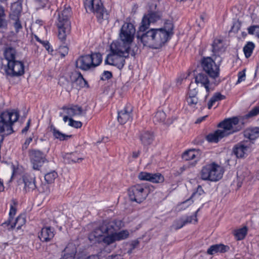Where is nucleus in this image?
I'll list each match as a JSON object with an SVG mask.
<instances>
[{
    "instance_id": "obj_58",
    "label": "nucleus",
    "mask_w": 259,
    "mask_h": 259,
    "mask_svg": "<svg viewBox=\"0 0 259 259\" xmlns=\"http://www.w3.org/2000/svg\"><path fill=\"white\" fill-rule=\"evenodd\" d=\"M35 1L36 2L39 3L40 5L42 7H44L47 2V0H35Z\"/></svg>"
},
{
    "instance_id": "obj_2",
    "label": "nucleus",
    "mask_w": 259,
    "mask_h": 259,
    "mask_svg": "<svg viewBox=\"0 0 259 259\" xmlns=\"http://www.w3.org/2000/svg\"><path fill=\"white\" fill-rule=\"evenodd\" d=\"M119 221H104L95 228L89 235V239L92 243L103 242L108 244L106 239L110 233L118 230L120 225Z\"/></svg>"
},
{
    "instance_id": "obj_35",
    "label": "nucleus",
    "mask_w": 259,
    "mask_h": 259,
    "mask_svg": "<svg viewBox=\"0 0 259 259\" xmlns=\"http://www.w3.org/2000/svg\"><path fill=\"white\" fill-rule=\"evenodd\" d=\"M76 153H67L65 155L64 158L65 162L70 163L71 162H80L83 159L82 158H78L76 156Z\"/></svg>"
},
{
    "instance_id": "obj_50",
    "label": "nucleus",
    "mask_w": 259,
    "mask_h": 259,
    "mask_svg": "<svg viewBox=\"0 0 259 259\" xmlns=\"http://www.w3.org/2000/svg\"><path fill=\"white\" fill-rule=\"evenodd\" d=\"M68 124L75 128H80L82 126V123L80 121H75L71 118H69V122Z\"/></svg>"
},
{
    "instance_id": "obj_34",
    "label": "nucleus",
    "mask_w": 259,
    "mask_h": 259,
    "mask_svg": "<svg viewBox=\"0 0 259 259\" xmlns=\"http://www.w3.org/2000/svg\"><path fill=\"white\" fill-rule=\"evenodd\" d=\"M5 58L7 63L16 60V51L12 48L7 49L5 52Z\"/></svg>"
},
{
    "instance_id": "obj_29",
    "label": "nucleus",
    "mask_w": 259,
    "mask_h": 259,
    "mask_svg": "<svg viewBox=\"0 0 259 259\" xmlns=\"http://www.w3.org/2000/svg\"><path fill=\"white\" fill-rule=\"evenodd\" d=\"M229 247L223 244H214L211 245L207 251L209 254H213L217 252H225L229 249Z\"/></svg>"
},
{
    "instance_id": "obj_14",
    "label": "nucleus",
    "mask_w": 259,
    "mask_h": 259,
    "mask_svg": "<svg viewBox=\"0 0 259 259\" xmlns=\"http://www.w3.org/2000/svg\"><path fill=\"white\" fill-rule=\"evenodd\" d=\"M7 69L6 70L7 74L12 76H19L24 73V63L20 61L14 60L7 63Z\"/></svg>"
},
{
    "instance_id": "obj_17",
    "label": "nucleus",
    "mask_w": 259,
    "mask_h": 259,
    "mask_svg": "<svg viewBox=\"0 0 259 259\" xmlns=\"http://www.w3.org/2000/svg\"><path fill=\"white\" fill-rule=\"evenodd\" d=\"M196 84L191 82L189 87L187 102L188 105L192 108H198L197 105H201V101L196 97L197 92L196 90Z\"/></svg>"
},
{
    "instance_id": "obj_23",
    "label": "nucleus",
    "mask_w": 259,
    "mask_h": 259,
    "mask_svg": "<svg viewBox=\"0 0 259 259\" xmlns=\"http://www.w3.org/2000/svg\"><path fill=\"white\" fill-rule=\"evenodd\" d=\"M226 48L223 41L220 39H215L212 44V52L213 56H215V60L217 57H220L225 51Z\"/></svg>"
},
{
    "instance_id": "obj_5",
    "label": "nucleus",
    "mask_w": 259,
    "mask_h": 259,
    "mask_svg": "<svg viewBox=\"0 0 259 259\" xmlns=\"http://www.w3.org/2000/svg\"><path fill=\"white\" fill-rule=\"evenodd\" d=\"M71 16V9L69 7L65 8L58 14L57 26L58 29V38L62 41L66 40V36L70 33L71 23L69 17Z\"/></svg>"
},
{
    "instance_id": "obj_51",
    "label": "nucleus",
    "mask_w": 259,
    "mask_h": 259,
    "mask_svg": "<svg viewBox=\"0 0 259 259\" xmlns=\"http://www.w3.org/2000/svg\"><path fill=\"white\" fill-rule=\"evenodd\" d=\"M68 52V48L65 46H61L59 48V53L62 57H65Z\"/></svg>"
},
{
    "instance_id": "obj_55",
    "label": "nucleus",
    "mask_w": 259,
    "mask_h": 259,
    "mask_svg": "<svg viewBox=\"0 0 259 259\" xmlns=\"http://www.w3.org/2000/svg\"><path fill=\"white\" fill-rule=\"evenodd\" d=\"M41 44L44 46V47L46 48V49L48 51H50V47L49 45V43L48 41H42Z\"/></svg>"
},
{
    "instance_id": "obj_16",
    "label": "nucleus",
    "mask_w": 259,
    "mask_h": 259,
    "mask_svg": "<svg viewBox=\"0 0 259 259\" xmlns=\"http://www.w3.org/2000/svg\"><path fill=\"white\" fill-rule=\"evenodd\" d=\"M160 18L158 13L156 12H150L144 16L141 24L139 27V31L144 32L149 27L151 23H154Z\"/></svg>"
},
{
    "instance_id": "obj_19",
    "label": "nucleus",
    "mask_w": 259,
    "mask_h": 259,
    "mask_svg": "<svg viewBox=\"0 0 259 259\" xmlns=\"http://www.w3.org/2000/svg\"><path fill=\"white\" fill-rule=\"evenodd\" d=\"M195 83L198 85L204 87L207 93H209L213 90L212 84L208 80L207 75L204 73H198L195 76Z\"/></svg>"
},
{
    "instance_id": "obj_33",
    "label": "nucleus",
    "mask_w": 259,
    "mask_h": 259,
    "mask_svg": "<svg viewBox=\"0 0 259 259\" xmlns=\"http://www.w3.org/2000/svg\"><path fill=\"white\" fill-rule=\"evenodd\" d=\"M50 130L53 133L54 137L60 140H64L69 138L71 136L66 135L61 133L59 130H57L53 125L50 126Z\"/></svg>"
},
{
    "instance_id": "obj_9",
    "label": "nucleus",
    "mask_w": 259,
    "mask_h": 259,
    "mask_svg": "<svg viewBox=\"0 0 259 259\" xmlns=\"http://www.w3.org/2000/svg\"><path fill=\"white\" fill-rule=\"evenodd\" d=\"M84 4L87 11L95 14L100 23L108 19V13L103 7L101 0H85Z\"/></svg>"
},
{
    "instance_id": "obj_27",
    "label": "nucleus",
    "mask_w": 259,
    "mask_h": 259,
    "mask_svg": "<svg viewBox=\"0 0 259 259\" xmlns=\"http://www.w3.org/2000/svg\"><path fill=\"white\" fill-rule=\"evenodd\" d=\"M73 85L76 88H83L87 85V81L83 78L80 73L73 74L71 76Z\"/></svg>"
},
{
    "instance_id": "obj_26",
    "label": "nucleus",
    "mask_w": 259,
    "mask_h": 259,
    "mask_svg": "<svg viewBox=\"0 0 259 259\" xmlns=\"http://www.w3.org/2000/svg\"><path fill=\"white\" fill-rule=\"evenodd\" d=\"M23 181L24 184V189L26 191L33 190L36 187L33 175L25 174L23 176Z\"/></svg>"
},
{
    "instance_id": "obj_42",
    "label": "nucleus",
    "mask_w": 259,
    "mask_h": 259,
    "mask_svg": "<svg viewBox=\"0 0 259 259\" xmlns=\"http://www.w3.org/2000/svg\"><path fill=\"white\" fill-rule=\"evenodd\" d=\"M11 20L12 21L13 26L16 33H19L20 31H22L23 29V26L22 25V23L20 21L19 18L17 19H11Z\"/></svg>"
},
{
    "instance_id": "obj_10",
    "label": "nucleus",
    "mask_w": 259,
    "mask_h": 259,
    "mask_svg": "<svg viewBox=\"0 0 259 259\" xmlns=\"http://www.w3.org/2000/svg\"><path fill=\"white\" fill-rule=\"evenodd\" d=\"M243 122L238 117L235 116L225 119L219 123L218 127L222 128L226 135L228 136L240 131Z\"/></svg>"
},
{
    "instance_id": "obj_39",
    "label": "nucleus",
    "mask_w": 259,
    "mask_h": 259,
    "mask_svg": "<svg viewBox=\"0 0 259 259\" xmlns=\"http://www.w3.org/2000/svg\"><path fill=\"white\" fill-rule=\"evenodd\" d=\"M233 153L237 158L243 157V143L242 142L235 145L233 148Z\"/></svg>"
},
{
    "instance_id": "obj_53",
    "label": "nucleus",
    "mask_w": 259,
    "mask_h": 259,
    "mask_svg": "<svg viewBox=\"0 0 259 259\" xmlns=\"http://www.w3.org/2000/svg\"><path fill=\"white\" fill-rule=\"evenodd\" d=\"M38 189L41 192L48 193L50 192L48 185L46 184L42 185Z\"/></svg>"
},
{
    "instance_id": "obj_32",
    "label": "nucleus",
    "mask_w": 259,
    "mask_h": 259,
    "mask_svg": "<svg viewBox=\"0 0 259 259\" xmlns=\"http://www.w3.org/2000/svg\"><path fill=\"white\" fill-rule=\"evenodd\" d=\"M199 155L198 151L195 149H190L184 153L182 155V158L186 160H190L198 158Z\"/></svg>"
},
{
    "instance_id": "obj_13",
    "label": "nucleus",
    "mask_w": 259,
    "mask_h": 259,
    "mask_svg": "<svg viewBox=\"0 0 259 259\" xmlns=\"http://www.w3.org/2000/svg\"><path fill=\"white\" fill-rule=\"evenodd\" d=\"M29 157L32 168L35 170H39L45 162L47 161L45 154L38 150H29Z\"/></svg>"
},
{
    "instance_id": "obj_11",
    "label": "nucleus",
    "mask_w": 259,
    "mask_h": 259,
    "mask_svg": "<svg viewBox=\"0 0 259 259\" xmlns=\"http://www.w3.org/2000/svg\"><path fill=\"white\" fill-rule=\"evenodd\" d=\"M149 193V189L144 185H136L128 190V196L130 200L138 203H141L147 197Z\"/></svg>"
},
{
    "instance_id": "obj_43",
    "label": "nucleus",
    "mask_w": 259,
    "mask_h": 259,
    "mask_svg": "<svg viewBox=\"0 0 259 259\" xmlns=\"http://www.w3.org/2000/svg\"><path fill=\"white\" fill-rule=\"evenodd\" d=\"M6 15L5 13L4 8L0 6V28L6 27L7 25V22L5 19Z\"/></svg>"
},
{
    "instance_id": "obj_20",
    "label": "nucleus",
    "mask_w": 259,
    "mask_h": 259,
    "mask_svg": "<svg viewBox=\"0 0 259 259\" xmlns=\"http://www.w3.org/2000/svg\"><path fill=\"white\" fill-rule=\"evenodd\" d=\"M132 107L131 105H127L123 109L118 111L117 119L121 124H124L132 120Z\"/></svg>"
},
{
    "instance_id": "obj_25",
    "label": "nucleus",
    "mask_w": 259,
    "mask_h": 259,
    "mask_svg": "<svg viewBox=\"0 0 259 259\" xmlns=\"http://www.w3.org/2000/svg\"><path fill=\"white\" fill-rule=\"evenodd\" d=\"M225 137H227V136L222 128H221L209 134L206 136V139L209 142L217 143Z\"/></svg>"
},
{
    "instance_id": "obj_46",
    "label": "nucleus",
    "mask_w": 259,
    "mask_h": 259,
    "mask_svg": "<svg viewBox=\"0 0 259 259\" xmlns=\"http://www.w3.org/2000/svg\"><path fill=\"white\" fill-rule=\"evenodd\" d=\"M69 247H67L65 250L64 251L65 253L64 254V256L62 258L60 259H74L75 254V250H73L70 253H68V251Z\"/></svg>"
},
{
    "instance_id": "obj_37",
    "label": "nucleus",
    "mask_w": 259,
    "mask_h": 259,
    "mask_svg": "<svg viewBox=\"0 0 259 259\" xmlns=\"http://www.w3.org/2000/svg\"><path fill=\"white\" fill-rule=\"evenodd\" d=\"M225 97L220 93L215 94L209 100L208 103V108L210 109L214 104L218 101L223 100Z\"/></svg>"
},
{
    "instance_id": "obj_61",
    "label": "nucleus",
    "mask_w": 259,
    "mask_h": 259,
    "mask_svg": "<svg viewBox=\"0 0 259 259\" xmlns=\"http://www.w3.org/2000/svg\"><path fill=\"white\" fill-rule=\"evenodd\" d=\"M139 242L138 241H135L132 243V249L135 248L138 245Z\"/></svg>"
},
{
    "instance_id": "obj_56",
    "label": "nucleus",
    "mask_w": 259,
    "mask_h": 259,
    "mask_svg": "<svg viewBox=\"0 0 259 259\" xmlns=\"http://www.w3.org/2000/svg\"><path fill=\"white\" fill-rule=\"evenodd\" d=\"M30 124V119H29L27 122V124H26V126L22 130V133L25 134L28 131V129L29 128Z\"/></svg>"
},
{
    "instance_id": "obj_7",
    "label": "nucleus",
    "mask_w": 259,
    "mask_h": 259,
    "mask_svg": "<svg viewBox=\"0 0 259 259\" xmlns=\"http://www.w3.org/2000/svg\"><path fill=\"white\" fill-rule=\"evenodd\" d=\"M100 53H94L80 57L76 61V66L83 70H88L96 67L102 62Z\"/></svg>"
},
{
    "instance_id": "obj_54",
    "label": "nucleus",
    "mask_w": 259,
    "mask_h": 259,
    "mask_svg": "<svg viewBox=\"0 0 259 259\" xmlns=\"http://www.w3.org/2000/svg\"><path fill=\"white\" fill-rule=\"evenodd\" d=\"M32 138L31 137L27 138L23 145V149H26L28 148L29 144L32 142Z\"/></svg>"
},
{
    "instance_id": "obj_44",
    "label": "nucleus",
    "mask_w": 259,
    "mask_h": 259,
    "mask_svg": "<svg viewBox=\"0 0 259 259\" xmlns=\"http://www.w3.org/2000/svg\"><path fill=\"white\" fill-rule=\"evenodd\" d=\"M57 176V173L55 171H53L46 174L45 176V179L48 184L52 183L54 181Z\"/></svg>"
},
{
    "instance_id": "obj_31",
    "label": "nucleus",
    "mask_w": 259,
    "mask_h": 259,
    "mask_svg": "<svg viewBox=\"0 0 259 259\" xmlns=\"http://www.w3.org/2000/svg\"><path fill=\"white\" fill-rule=\"evenodd\" d=\"M66 113L68 116H73L75 115H81L85 113L82 108L78 106H72L66 109Z\"/></svg>"
},
{
    "instance_id": "obj_63",
    "label": "nucleus",
    "mask_w": 259,
    "mask_h": 259,
    "mask_svg": "<svg viewBox=\"0 0 259 259\" xmlns=\"http://www.w3.org/2000/svg\"><path fill=\"white\" fill-rule=\"evenodd\" d=\"M89 259H99V256L96 255H94L89 256Z\"/></svg>"
},
{
    "instance_id": "obj_48",
    "label": "nucleus",
    "mask_w": 259,
    "mask_h": 259,
    "mask_svg": "<svg viewBox=\"0 0 259 259\" xmlns=\"http://www.w3.org/2000/svg\"><path fill=\"white\" fill-rule=\"evenodd\" d=\"M204 193V192L202 188L200 186H198L196 191L193 193L191 198H198L200 196L203 195Z\"/></svg>"
},
{
    "instance_id": "obj_38",
    "label": "nucleus",
    "mask_w": 259,
    "mask_h": 259,
    "mask_svg": "<svg viewBox=\"0 0 259 259\" xmlns=\"http://www.w3.org/2000/svg\"><path fill=\"white\" fill-rule=\"evenodd\" d=\"M166 118V114L163 111H158L155 113L153 117L154 122H163Z\"/></svg>"
},
{
    "instance_id": "obj_30",
    "label": "nucleus",
    "mask_w": 259,
    "mask_h": 259,
    "mask_svg": "<svg viewBox=\"0 0 259 259\" xmlns=\"http://www.w3.org/2000/svg\"><path fill=\"white\" fill-rule=\"evenodd\" d=\"M140 139L143 145H149L153 142V134L148 131L143 132L141 134Z\"/></svg>"
},
{
    "instance_id": "obj_21",
    "label": "nucleus",
    "mask_w": 259,
    "mask_h": 259,
    "mask_svg": "<svg viewBox=\"0 0 259 259\" xmlns=\"http://www.w3.org/2000/svg\"><path fill=\"white\" fill-rule=\"evenodd\" d=\"M198 210L193 215L181 218L175 220L171 226L172 228L175 230H178L182 228L186 224L192 223L193 221L194 222H197L196 213Z\"/></svg>"
},
{
    "instance_id": "obj_4",
    "label": "nucleus",
    "mask_w": 259,
    "mask_h": 259,
    "mask_svg": "<svg viewBox=\"0 0 259 259\" xmlns=\"http://www.w3.org/2000/svg\"><path fill=\"white\" fill-rule=\"evenodd\" d=\"M19 117V112L15 109L6 110L0 114V134L4 137L12 134L14 132L12 126Z\"/></svg>"
},
{
    "instance_id": "obj_8",
    "label": "nucleus",
    "mask_w": 259,
    "mask_h": 259,
    "mask_svg": "<svg viewBox=\"0 0 259 259\" xmlns=\"http://www.w3.org/2000/svg\"><path fill=\"white\" fill-rule=\"evenodd\" d=\"M135 28L133 24L125 23L122 26L119 33L120 41L113 42L118 44L123 48L130 50V45L132 42L135 33Z\"/></svg>"
},
{
    "instance_id": "obj_40",
    "label": "nucleus",
    "mask_w": 259,
    "mask_h": 259,
    "mask_svg": "<svg viewBox=\"0 0 259 259\" xmlns=\"http://www.w3.org/2000/svg\"><path fill=\"white\" fill-rule=\"evenodd\" d=\"M242 22L241 21L237 20L234 21L233 25L231 27V29L229 31V32L238 33L239 31H240L241 34H243V31L241 30Z\"/></svg>"
},
{
    "instance_id": "obj_49",
    "label": "nucleus",
    "mask_w": 259,
    "mask_h": 259,
    "mask_svg": "<svg viewBox=\"0 0 259 259\" xmlns=\"http://www.w3.org/2000/svg\"><path fill=\"white\" fill-rule=\"evenodd\" d=\"M234 235L237 240L243 239V228L235 230Z\"/></svg>"
},
{
    "instance_id": "obj_62",
    "label": "nucleus",
    "mask_w": 259,
    "mask_h": 259,
    "mask_svg": "<svg viewBox=\"0 0 259 259\" xmlns=\"http://www.w3.org/2000/svg\"><path fill=\"white\" fill-rule=\"evenodd\" d=\"M139 154H140V151L134 152L133 153V157L134 158H137L139 156Z\"/></svg>"
},
{
    "instance_id": "obj_45",
    "label": "nucleus",
    "mask_w": 259,
    "mask_h": 259,
    "mask_svg": "<svg viewBox=\"0 0 259 259\" xmlns=\"http://www.w3.org/2000/svg\"><path fill=\"white\" fill-rule=\"evenodd\" d=\"M16 212V207H14V206H13L12 205H11L10 212H9L10 218L7 222L3 223L2 225H7L8 226H9V225H10V224H11V219L15 215Z\"/></svg>"
},
{
    "instance_id": "obj_18",
    "label": "nucleus",
    "mask_w": 259,
    "mask_h": 259,
    "mask_svg": "<svg viewBox=\"0 0 259 259\" xmlns=\"http://www.w3.org/2000/svg\"><path fill=\"white\" fill-rule=\"evenodd\" d=\"M138 178L140 180L148 181L153 183H162L164 180V177L160 173L141 172L139 174Z\"/></svg>"
},
{
    "instance_id": "obj_41",
    "label": "nucleus",
    "mask_w": 259,
    "mask_h": 259,
    "mask_svg": "<svg viewBox=\"0 0 259 259\" xmlns=\"http://www.w3.org/2000/svg\"><path fill=\"white\" fill-rule=\"evenodd\" d=\"M25 223V220L23 216L20 215L15 220V223H12L11 222L10 225H9L10 228L13 229L16 225H18L17 229H20L21 226L24 224Z\"/></svg>"
},
{
    "instance_id": "obj_28",
    "label": "nucleus",
    "mask_w": 259,
    "mask_h": 259,
    "mask_svg": "<svg viewBox=\"0 0 259 259\" xmlns=\"http://www.w3.org/2000/svg\"><path fill=\"white\" fill-rule=\"evenodd\" d=\"M22 11V5L18 2L13 3L11 5V12L10 14V19L19 18Z\"/></svg>"
},
{
    "instance_id": "obj_47",
    "label": "nucleus",
    "mask_w": 259,
    "mask_h": 259,
    "mask_svg": "<svg viewBox=\"0 0 259 259\" xmlns=\"http://www.w3.org/2000/svg\"><path fill=\"white\" fill-rule=\"evenodd\" d=\"M259 114V105L253 108L249 113L245 115V118H248Z\"/></svg>"
},
{
    "instance_id": "obj_1",
    "label": "nucleus",
    "mask_w": 259,
    "mask_h": 259,
    "mask_svg": "<svg viewBox=\"0 0 259 259\" xmlns=\"http://www.w3.org/2000/svg\"><path fill=\"white\" fill-rule=\"evenodd\" d=\"M172 30V25L169 22L166 23L163 28H152L145 33L138 31L137 37L144 46L156 48L168 40Z\"/></svg>"
},
{
    "instance_id": "obj_6",
    "label": "nucleus",
    "mask_w": 259,
    "mask_h": 259,
    "mask_svg": "<svg viewBox=\"0 0 259 259\" xmlns=\"http://www.w3.org/2000/svg\"><path fill=\"white\" fill-rule=\"evenodd\" d=\"M224 172L223 167L213 162L202 167L200 177L203 180L217 182L222 179Z\"/></svg>"
},
{
    "instance_id": "obj_52",
    "label": "nucleus",
    "mask_w": 259,
    "mask_h": 259,
    "mask_svg": "<svg viewBox=\"0 0 259 259\" xmlns=\"http://www.w3.org/2000/svg\"><path fill=\"white\" fill-rule=\"evenodd\" d=\"M112 76V73L108 71H105L101 78L102 80H107L111 78Z\"/></svg>"
},
{
    "instance_id": "obj_12",
    "label": "nucleus",
    "mask_w": 259,
    "mask_h": 259,
    "mask_svg": "<svg viewBox=\"0 0 259 259\" xmlns=\"http://www.w3.org/2000/svg\"><path fill=\"white\" fill-rule=\"evenodd\" d=\"M201 65L203 70L210 77L214 79L219 76V67L211 57H203L201 61Z\"/></svg>"
},
{
    "instance_id": "obj_57",
    "label": "nucleus",
    "mask_w": 259,
    "mask_h": 259,
    "mask_svg": "<svg viewBox=\"0 0 259 259\" xmlns=\"http://www.w3.org/2000/svg\"><path fill=\"white\" fill-rule=\"evenodd\" d=\"M243 81V72L240 71L238 73V79L237 81V84Z\"/></svg>"
},
{
    "instance_id": "obj_64",
    "label": "nucleus",
    "mask_w": 259,
    "mask_h": 259,
    "mask_svg": "<svg viewBox=\"0 0 259 259\" xmlns=\"http://www.w3.org/2000/svg\"><path fill=\"white\" fill-rule=\"evenodd\" d=\"M68 120L69 121V118H68V116H65L63 117V120L64 122H66Z\"/></svg>"
},
{
    "instance_id": "obj_15",
    "label": "nucleus",
    "mask_w": 259,
    "mask_h": 259,
    "mask_svg": "<svg viewBox=\"0 0 259 259\" xmlns=\"http://www.w3.org/2000/svg\"><path fill=\"white\" fill-rule=\"evenodd\" d=\"M259 137V127L247 128L244 131V151L250 148L253 141Z\"/></svg>"
},
{
    "instance_id": "obj_22",
    "label": "nucleus",
    "mask_w": 259,
    "mask_h": 259,
    "mask_svg": "<svg viewBox=\"0 0 259 259\" xmlns=\"http://www.w3.org/2000/svg\"><path fill=\"white\" fill-rule=\"evenodd\" d=\"M117 230L110 233L109 237L106 239L108 242V245H109L116 241H119L126 239L129 236V232L127 230H122L118 232H116Z\"/></svg>"
},
{
    "instance_id": "obj_60",
    "label": "nucleus",
    "mask_w": 259,
    "mask_h": 259,
    "mask_svg": "<svg viewBox=\"0 0 259 259\" xmlns=\"http://www.w3.org/2000/svg\"><path fill=\"white\" fill-rule=\"evenodd\" d=\"M206 116H203L202 117L199 118L197 119V120L195 121L196 123H200L201 121H202L204 119L206 118Z\"/></svg>"
},
{
    "instance_id": "obj_36",
    "label": "nucleus",
    "mask_w": 259,
    "mask_h": 259,
    "mask_svg": "<svg viewBox=\"0 0 259 259\" xmlns=\"http://www.w3.org/2000/svg\"><path fill=\"white\" fill-rule=\"evenodd\" d=\"M254 48V44L251 41L247 42L244 46V54L246 58H248L251 55Z\"/></svg>"
},
{
    "instance_id": "obj_59",
    "label": "nucleus",
    "mask_w": 259,
    "mask_h": 259,
    "mask_svg": "<svg viewBox=\"0 0 259 259\" xmlns=\"http://www.w3.org/2000/svg\"><path fill=\"white\" fill-rule=\"evenodd\" d=\"M11 167L13 170L12 176V177H13L17 172V168H15V166L13 164H12L11 165Z\"/></svg>"
},
{
    "instance_id": "obj_3",
    "label": "nucleus",
    "mask_w": 259,
    "mask_h": 259,
    "mask_svg": "<svg viewBox=\"0 0 259 259\" xmlns=\"http://www.w3.org/2000/svg\"><path fill=\"white\" fill-rule=\"evenodd\" d=\"M110 51L111 53L107 55L105 63L116 66L119 69H122L125 63L124 58L128 56L130 50L123 48L119 44L112 43Z\"/></svg>"
},
{
    "instance_id": "obj_24",
    "label": "nucleus",
    "mask_w": 259,
    "mask_h": 259,
    "mask_svg": "<svg viewBox=\"0 0 259 259\" xmlns=\"http://www.w3.org/2000/svg\"><path fill=\"white\" fill-rule=\"evenodd\" d=\"M55 232L52 227H45L41 229L40 233L38 234V237L42 241L48 242L54 236Z\"/></svg>"
}]
</instances>
